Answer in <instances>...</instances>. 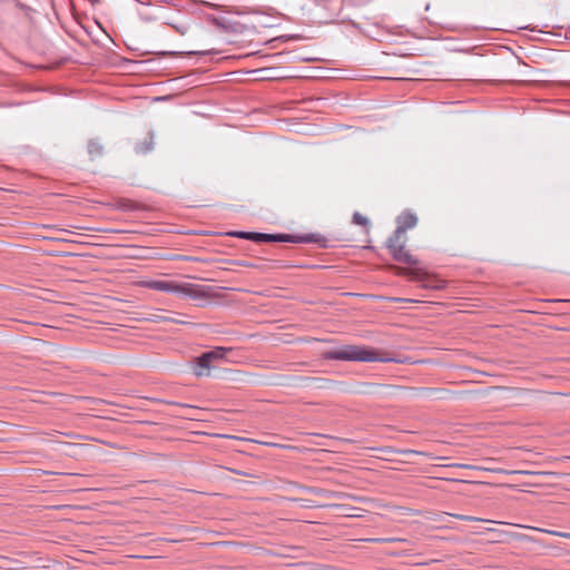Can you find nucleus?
Wrapping results in <instances>:
<instances>
[{"label":"nucleus","instance_id":"obj_1","mask_svg":"<svg viewBox=\"0 0 570 570\" xmlns=\"http://www.w3.org/2000/svg\"><path fill=\"white\" fill-rule=\"evenodd\" d=\"M395 273L402 276H409L412 281L421 284L422 287L428 289H442L444 288V281L435 275L429 274L423 268L416 266L400 267L394 266Z\"/></svg>","mask_w":570,"mask_h":570},{"label":"nucleus","instance_id":"obj_2","mask_svg":"<svg viewBox=\"0 0 570 570\" xmlns=\"http://www.w3.org/2000/svg\"><path fill=\"white\" fill-rule=\"evenodd\" d=\"M405 244L406 234H403L401 229H395L386 243L387 248L395 261L409 266L419 265V261L405 249Z\"/></svg>","mask_w":570,"mask_h":570},{"label":"nucleus","instance_id":"obj_3","mask_svg":"<svg viewBox=\"0 0 570 570\" xmlns=\"http://www.w3.org/2000/svg\"><path fill=\"white\" fill-rule=\"evenodd\" d=\"M142 285L155 291L183 294L190 297H196L199 293L198 287L195 285L179 284L169 281H147L144 282Z\"/></svg>","mask_w":570,"mask_h":570},{"label":"nucleus","instance_id":"obj_4","mask_svg":"<svg viewBox=\"0 0 570 570\" xmlns=\"http://www.w3.org/2000/svg\"><path fill=\"white\" fill-rule=\"evenodd\" d=\"M228 351L229 350L225 347H216L215 350L204 353L202 356L197 357L193 363L194 374L196 376L209 375L210 368L214 364L223 360Z\"/></svg>","mask_w":570,"mask_h":570},{"label":"nucleus","instance_id":"obj_5","mask_svg":"<svg viewBox=\"0 0 570 570\" xmlns=\"http://www.w3.org/2000/svg\"><path fill=\"white\" fill-rule=\"evenodd\" d=\"M358 362L404 363L405 361L386 350L371 346H358Z\"/></svg>","mask_w":570,"mask_h":570},{"label":"nucleus","instance_id":"obj_6","mask_svg":"<svg viewBox=\"0 0 570 570\" xmlns=\"http://www.w3.org/2000/svg\"><path fill=\"white\" fill-rule=\"evenodd\" d=\"M396 229H401L403 234H406L407 229L416 226L417 217L410 212H404L396 218Z\"/></svg>","mask_w":570,"mask_h":570},{"label":"nucleus","instance_id":"obj_7","mask_svg":"<svg viewBox=\"0 0 570 570\" xmlns=\"http://www.w3.org/2000/svg\"><path fill=\"white\" fill-rule=\"evenodd\" d=\"M230 236L238 238L253 239V240H285V236H275L268 234L246 233V232H233Z\"/></svg>","mask_w":570,"mask_h":570},{"label":"nucleus","instance_id":"obj_8","mask_svg":"<svg viewBox=\"0 0 570 570\" xmlns=\"http://www.w3.org/2000/svg\"><path fill=\"white\" fill-rule=\"evenodd\" d=\"M376 503L373 500L358 497V508L357 511L371 512L372 509L376 508Z\"/></svg>","mask_w":570,"mask_h":570},{"label":"nucleus","instance_id":"obj_9","mask_svg":"<svg viewBox=\"0 0 570 570\" xmlns=\"http://www.w3.org/2000/svg\"><path fill=\"white\" fill-rule=\"evenodd\" d=\"M406 542L403 538H358V542Z\"/></svg>","mask_w":570,"mask_h":570},{"label":"nucleus","instance_id":"obj_10","mask_svg":"<svg viewBox=\"0 0 570 570\" xmlns=\"http://www.w3.org/2000/svg\"><path fill=\"white\" fill-rule=\"evenodd\" d=\"M331 357L334 358H344V360H355L356 358V351L350 350L348 352L340 351L335 352L331 355Z\"/></svg>","mask_w":570,"mask_h":570},{"label":"nucleus","instance_id":"obj_11","mask_svg":"<svg viewBox=\"0 0 570 570\" xmlns=\"http://www.w3.org/2000/svg\"><path fill=\"white\" fill-rule=\"evenodd\" d=\"M358 226L363 228L364 233L368 235L370 232V222L367 218L363 217L358 214Z\"/></svg>","mask_w":570,"mask_h":570},{"label":"nucleus","instance_id":"obj_12","mask_svg":"<svg viewBox=\"0 0 570 570\" xmlns=\"http://www.w3.org/2000/svg\"><path fill=\"white\" fill-rule=\"evenodd\" d=\"M451 515L458 520H464V521H470V522L484 521L483 519H480L476 517H471V515H465V514H451Z\"/></svg>","mask_w":570,"mask_h":570},{"label":"nucleus","instance_id":"obj_13","mask_svg":"<svg viewBox=\"0 0 570 570\" xmlns=\"http://www.w3.org/2000/svg\"><path fill=\"white\" fill-rule=\"evenodd\" d=\"M538 530L542 531V532H546V533H549V534H552V535H556V537L570 539V533L569 532L552 531V530H544V529H538Z\"/></svg>","mask_w":570,"mask_h":570},{"label":"nucleus","instance_id":"obj_14","mask_svg":"<svg viewBox=\"0 0 570 570\" xmlns=\"http://www.w3.org/2000/svg\"><path fill=\"white\" fill-rule=\"evenodd\" d=\"M88 149L90 154H100L101 146L97 141H90L88 145Z\"/></svg>","mask_w":570,"mask_h":570},{"label":"nucleus","instance_id":"obj_15","mask_svg":"<svg viewBox=\"0 0 570 570\" xmlns=\"http://www.w3.org/2000/svg\"><path fill=\"white\" fill-rule=\"evenodd\" d=\"M393 510L400 512L402 515H412L414 514L413 513V510L409 509V508H405V507H392Z\"/></svg>","mask_w":570,"mask_h":570},{"label":"nucleus","instance_id":"obj_16","mask_svg":"<svg viewBox=\"0 0 570 570\" xmlns=\"http://www.w3.org/2000/svg\"><path fill=\"white\" fill-rule=\"evenodd\" d=\"M363 470H367V468H366V466H363V465H362V461H361V460H358V471H363Z\"/></svg>","mask_w":570,"mask_h":570},{"label":"nucleus","instance_id":"obj_17","mask_svg":"<svg viewBox=\"0 0 570 570\" xmlns=\"http://www.w3.org/2000/svg\"><path fill=\"white\" fill-rule=\"evenodd\" d=\"M362 242L365 244V245H363V247H364V248H367V247H368V246H367V244H368L371 240L366 238V239H363Z\"/></svg>","mask_w":570,"mask_h":570},{"label":"nucleus","instance_id":"obj_18","mask_svg":"<svg viewBox=\"0 0 570 570\" xmlns=\"http://www.w3.org/2000/svg\"><path fill=\"white\" fill-rule=\"evenodd\" d=\"M366 77H367V76H365V75H361V73H358L357 79H358V80H362V79H364V78H366Z\"/></svg>","mask_w":570,"mask_h":570}]
</instances>
